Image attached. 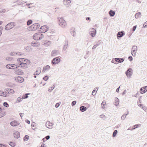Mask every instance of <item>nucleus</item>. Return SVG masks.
I'll list each match as a JSON object with an SVG mask.
<instances>
[{"label": "nucleus", "instance_id": "1", "mask_svg": "<svg viewBox=\"0 0 147 147\" xmlns=\"http://www.w3.org/2000/svg\"><path fill=\"white\" fill-rule=\"evenodd\" d=\"M49 29V27L47 26H42L37 32V40L41 39L43 37L42 33L47 32Z\"/></svg>", "mask_w": 147, "mask_h": 147}, {"label": "nucleus", "instance_id": "2", "mask_svg": "<svg viewBox=\"0 0 147 147\" xmlns=\"http://www.w3.org/2000/svg\"><path fill=\"white\" fill-rule=\"evenodd\" d=\"M59 20L58 24L59 25L62 27L65 26L66 25V21L62 18H58Z\"/></svg>", "mask_w": 147, "mask_h": 147}, {"label": "nucleus", "instance_id": "3", "mask_svg": "<svg viewBox=\"0 0 147 147\" xmlns=\"http://www.w3.org/2000/svg\"><path fill=\"white\" fill-rule=\"evenodd\" d=\"M125 73L128 78H130L133 74L132 69L131 68H129Z\"/></svg>", "mask_w": 147, "mask_h": 147}, {"label": "nucleus", "instance_id": "4", "mask_svg": "<svg viewBox=\"0 0 147 147\" xmlns=\"http://www.w3.org/2000/svg\"><path fill=\"white\" fill-rule=\"evenodd\" d=\"M124 59L123 58H115L112 60L111 62L112 63L116 64L117 63H115V61L118 63H121L123 62L124 61Z\"/></svg>", "mask_w": 147, "mask_h": 147}, {"label": "nucleus", "instance_id": "5", "mask_svg": "<svg viewBox=\"0 0 147 147\" xmlns=\"http://www.w3.org/2000/svg\"><path fill=\"white\" fill-rule=\"evenodd\" d=\"M15 26L14 22H10L7 24L5 26V28L6 30H8L12 28Z\"/></svg>", "mask_w": 147, "mask_h": 147}, {"label": "nucleus", "instance_id": "6", "mask_svg": "<svg viewBox=\"0 0 147 147\" xmlns=\"http://www.w3.org/2000/svg\"><path fill=\"white\" fill-rule=\"evenodd\" d=\"M60 59L58 57L53 58L52 60L51 63L54 65H56L58 64L60 61Z\"/></svg>", "mask_w": 147, "mask_h": 147}, {"label": "nucleus", "instance_id": "7", "mask_svg": "<svg viewBox=\"0 0 147 147\" xmlns=\"http://www.w3.org/2000/svg\"><path fill=\"white\" fill-rule=\"evenodd\" d=\"M137 50V47L135 45L133 46L132 47L131 54L133 56H135Z\"/></svg>", "mask_w": 147, "mask_h": 147}, {"label": "nucleus", "instance_id": "8", "mask_svg": "<svg viewBox=\"0 0 147 147\" xmlns=\"http://www.w3.org/2000/svg\"><path fill=\"white\" fill-rule=\"evenodd\" d=\"M28 29L29 30L35 31L37 29V24L36 23L34 24L29 27Z\"/></svg>", "mask_w": 147, "mask_h": 147}, {"label": "nucleus", "instance_id": "9", "mask_svg": "<svg viewBox=\"0 0 147 147\" xmlns=\"http://www.w3.org/2000/svg\"><path fill=\"white\" fill-rule=\"evenodd\" d=\"M24 55V53H21L20 52L16 53L15 52H11L10 54V55L12 56H15L16 55H17L18 56H23Z\"/></svg>", "mask_w": 147, "mask_h": 147}, {"label": "nucleus", "instance_id": "10", "mask_svg": "<svg viewBox=\"0 0 147 147\" xmlns=\"http://www.w3.org/2000/svg\"><path fill=\"white\" fill-rule=\"evenodd\" d=\"M5 92L7 94H12L14 93L13 90L9 88H7L5 89Z\"/></svg>", "mask_w": 147, "mask_h": 147}, {"label": "nucleus", "instance_id": "11", "mask_svg": "<svg viewBox=\"0 0 147 147\" xmlns=\"http://www.w3.org/2000/svg\"><path fill=\"white\" fill-rule=\"evenodd\" d=\"M19 65L18 66L22 67L24 69H26L28 68V67L27 64L25 63H21L20 64H18Z\"/></svg>", "mask_w": 147, "mask_h": 147}, {"label": "nucleus", "instance_id": "12", "mask_svg": "<svg viewBox=\"0 0 147 147\" xmlns=\"http://www.w3.org/2000/svg\"><path fill=\"white\" fill-rule=\"evenodd\" d=\"M10 124L11 126H16L19 125L20 124V123L17 121H14L11 122Z\"/></svg>", "mask_w": 147, "mask_h": 147}, {"label": "nucleus", "instance_id": "13", "mask_svg": "<svg viewBox=\"0 0 147 147\" xmlns=\"http://www.w3.org/2000/svg\"><path fill=\"white\" fill-rule=\"evenodd\" d=\"M53 124L51 123L49 121H47L45 124L46 127L48 128L51 129L52 128V127L53 125Z\"/></svg>", "mask_w": 147, "mask_h": 147}, {"label": "nucleus", "instance_id": "14", "mask_svg": "<svg viewBox=\"0 0 147 147\" xmlns=\"http://www.w3.org/2000/svg\"><path fill=\"white\" fill-rule=\"evenodd\" d=\"M125 32L123 31L119 32L117 34V38L119 39V38H121L125 35Z\"/></svg>", "mask_w": 147, "mask_h": 147}, {"label": "nucleus", "instance_id": "15", "mask_svg": "<svg viewBox=\"0 0 147 147\" xmlns=\"http://www.w3.org/2000/svg\"><path fill=\"white\" fill-rule=\"evenodd\" d=\"M13 136L15 138L18 139L20 137V133L18 131H16L13 133Z\"/></svg>", "mask_w": 147, "mask_h": 147}, {"label": "nucleus", "instance_id": "16", "mask_svg": "<svg viewBox=\"0 0 147 147\" xmlns=\"http://www.w3.org/2000/svg\"><path fill=\"white\" fill-rule=\"evenodd\" d=\"M16 65L12 64H8L6 65V67L9 69H14V67H15Z\"/></svg>", "mask_w": 147, "mask_h": 147}, {"label": "nucleus", "instance_id": "17", "mask_svg": "<svg viewBox=\"0 0 147 147\" xmlns=\"http://www.w3.org/2000/svg\"><path fill=\"white\" fill-rule=\"evenodd\" d=\"M70 33L73 36H76L75 29V28H72L70 30Z\"/></svg>", "mask_w": 147, "mask_h": 147}, {"label": "nucleus", "instance_id": "18", "mask_svg": "<svg viewBox=\"0 0 147 147\" xmlns=\"http://www.w3.org/2000/svg\"><path fill=\"white\" fill-rule=\"evenodd\" d=\"M26 60L27 59H24V58H19L17 59V61L18 64H20L21 63H23L24 62H25Z\"/></svg>", "mask_w": 147, "mask_h": 147}, {"label": "nucleus", "instance_id": "19", "mask_svg": "<svg viewBox=\"0 0 147 147\" xmlns=\"http://www.w3.org/2000/svg\"><path fill=\"white\" fill-rule=\"evenodd\" d=\"M71 1L70 0H64L63 1V3L65 5L68 7Z\"/></svg>", "mask_w": 147, "mask_h": 147}, {"label": "nucleus", "instance_id": "20", "mask_svg": "<svg viewBox=\"0 0 147 147\" xmlns=\"http://www.w3.org/2000/svg\"><path fill=\"white\" fill-rule=\"evenodd\" d=\"M0 96L6 97L7 96V93L5 92H5L0 90Z\"/></svg>", "mask_w": 147, "mask_h": 147}, {"label": "nucleus", "instance_id": "21", "mask_svg": "<svg viewBox=\"0 0 147 147\" xmlns=\"http://www.w3.org/2000/svg\"><path fill=\"white\" fill-rule=\"evenodd\" d=\"M58 51L56 50H54L52 51L51 53L52 56H55L58 54Z\"/></svg>", "mask_w": 147, "mask_h": 147}, {"label": "nucleus", "instance_id": "22", "mask_svg": "<svg viewBox=\"0 0 147 147\" xmlns=\"http://www.w3.org/2000/svg\"><path fill=\"white\" fill-rule=\"evenodd\" d=\"M14 72L16 74L19 75H22L23 74L22 71L20 69L16 70L14 71Z\"/></svg>", "mask_w": 147, "mask_h": 147}, {"label": "nucleus", "instance_id": "23", "mask_svg": "<svg viewBox=\"0 0 147 147\" xmlns=\"http://www.w3.org/2000/svg\"><path fill=\"white\" fill-rule=\"evenodd\" d=\"M114 105L116 106H118L119 104V99L117 97H115V102H114Z\"/></svg>", "mask_w": 147, "mask_h": 147}, {"label": "nucleus", "instance_id": "24", "mask_svg": "<svg viewBox=\"0 0 147 147\" xmlns=\"http://www.w3.org/2000/svg\"><path fill=\"white\" fill-rule=\"evenodd\" d=\"M50 68V67L49 65H47L43 67L42 72H45L46 71H48Z\"/></svg>", "mask_w": 147, "mask_h": 147}, {"label": "nucleus", "instance_id": "25", "mask_svg": "<svg viewBox=\"0 0 147 147\" xmlns=\"http://www.w3.org/2000/svg\"><path fill=\"white\" fill-rule=\"evenodd\" d=\"M51 42L49 41L45 40L44 42H42V45H45L46 46H49L51 44Z\"/></svg>", "mask_w": 147, "mask_h": 147}, {"label": "nucleus", "instance_id": "26", "mask_svg": "<svg viewBox=\"0 0 147 147\" xmlns=\"http://www.w3.org/2000/svg\"><path fill=\"white\" fill-rule=\"evenodd\" d=\"M17 81L20 83H22L24 81V79L22 77L18 76L17 78Z\"/></svg>", "mask_w": 147, "mask_h": 147}, {"label": "nucleus", "instance_id": "27", "mask_svg": "<svg viewBox=\"0 0 147 147\" xmlns=\"http://www.w3.org/2000/svg\"><path fill=\"white\" fill-rule=\"evenodd\" d=\"M115 11L111 9L109 12V14L111 17H113L115 14Z\"/></svg>", "mask_w": 147, "mask_h": 147}, {"label": "nucleus", "instance_id": "28", "mask_svg": "<svg viewBox=\"0 0 147 147\" xmlns=\"http://www.w3.org/2000/svg\"><path fill=\"white\" fill-rule=\"evenodd\" d=\"M80 110L82 112L85 111L87 109V108L84 106H82L80 107Z\"/></svg>", "mask_w": 147, "mask_h": 147}, {"label": "nucleus", "instance_id": "29", "mask_svg": "<svg viewBox=\"0 0 147 147\" xmlns=\"http://www.w3.org/2000/svg\"><path fill=\"white\" fill-rule=\"evenodd\" d=\"M68 45V40H65V45H63V50L65 51Z\"/></svg>", "mask_w": 147, "mask_h": 147}, {"label": "nucleus", "instance_id": "30", "mask_svg": "<svg viewBox=\"0 0 147 147\" xmlns=\"http://www.w3.org/2000/svg\"><path fill=\"white\" fill-rule=\"evenodd\" d=\"M92 29L95 31H93L91 32V33H90V34L93 37L95 36V35L96 34V31L94 28H92Z\"/></svg>", "mask_w": 147, "mask_h": 147}, {"label": "nucleus", "instance_id": "31", "mask_svg": "<svg viewBox=\"0 0 147 147\" xmlns=\"http://www.w3.org/2000/svg\"><path fill=\"white\" fill-rule=\"evenodd\" d=\"M31 126L32 127V129L34 130H36V123L34 122H33L32 123Z\"/></svg>", "mask_w": 147, "mask_h": 147}, {"label": "nucleus", "instance_id": "32", "mask_svg": "<svg viewBox=\"0 0 147 147\" xmlns=\"http://www.w3.org/2000/svg\"><path fill=\"white\" fill-rule=\"evenodd\" d=\"M98 89V87H96L94 88V89L93 90L92 92V94L93 96H94L96 94V93H95L96 90H97V91Z\"/></svg>", "mask_w": 147, "mask_h": 147}, {"label": "nucleus", "instance_id": "33", "mask_svg": "<svg viewBox=\"0 0 147 147\" xmlns=\"http://www.w3.org/2000/svg\"><path fill=\"white\" fill-rule=\"evenodd\" d=\"M25 49H26V51H32V49L31 48V47L28 46H26L25 48Z\"/></svg>", "mask_w": 147, "mask_h": 147}, {"label": "nucleus", "instance_id": "34", "mask_svg": "<svg viewBox=\"0 0 147 147\" xmlns=\"http://www.w3.org/2000/svg\"><path fill=\"white\" fill-rule=\"evenodd\" d=\"M140 92L142 94L145 93L146 92V91L144 89V88H143V87L140 88Z\"/></svg>", "mask_w": 147, "mask_h": 147}, {"label": "nucleus", "instance_id": "35", "mask_svg": "<svg viewBox=\"0 0 147 147\" xmlns=\"http://www.w3.org/2000/svg\"><path fill=\"white\" fill-rule=\"evenodd\" d=\"M50 138V136L49 135L46 136L45 138L42 139V140L44 142H45V141L48 140Z\"/></svg>", "mask_w": 147, "mask_h": 147}, {"label": "nucleus", "instance_id": "36", "mask_svg": "<svg viewBox=\"0 0 147 147\" xmlns=\"http://www.w3.org/2000/svg\"><path fill=\"white\" fill-rule=\"evenodd\" d=\"M117 133L118 131L117 130H115L113 133V137H115L117 134Z\"/></svg>", "mask_w": 147, "mask_h": 147}, {"label": "nucleus", "instance_id": "37", "mask_svg": "<svg viewBox=\"0 0 147 147\" xmlns=\"http://www.w3.org/2000/svg\"><path fill=\"white\" fill-rule=\"evenodd\" d=\"M141 14V13L140 12H138L136 13L135 16V18L136 19L138 18L140 16V15Z\"/></svg>", "mask_w": 147, "mask_h": 147}, {"label": "nucleus", "instance_id": "38", "mask_svg": "<svg viewBox=\"0 0 147 147\" xmlns=\"http://www.w3.org/2000/svg\"><path fill=\"white\" fill-rule=\"evenodd\" d=\"M129 114L128 111L127 113L126 114H125L123 115L121 117V119L122 120H124L126 116Z\"/></svg>", "mask_w": 147, "mask_h": 147}, {"label": "nucleus", "instance_id": "39", "mask_svg": "<svg viewBox=\"0 0 147 147\" xmlns=\"http://www.w3.org/2000/svg\"><path fill=\"white\" fill-rule=\"evenodd\" d=\"M5 113L4 111L0 112V118L5 115Z\"/></svg>", "mask_w": 147, "mask_h": 147}, {"label": "nucleus", "instance_id": "40", "mask_svg": "<svg viewBox=\"0 0 147 147\" xmlns=\"http://www.w3.org/2000/svg\"><path fill=\"white\" fill-rule=\"evenodd\" d=\"M35 41H32L31 43V45L34 47H36L37 46V43Z\"/></svg>", "mask_w": 147, "mask_h": 147}, {"label": "nucleus", "instance_id": "41", "mask_svg": "<svg viewBox=\"0 0 147 147\" xmlns=\"http://www.w3.org/2000/svg\"><path fill=\"white\" fill-rule=\"evenodd\" d=\"M9 145L12 147H14L16 145L15 143L11 142L9 143Z\"/></svg>", "mask_w": 147, "mask_h": 147}, {"label": "nucleus", "instance_id": "42", "mask_svg": "<svg viewBox=\"0 0 147 147\" xmlns=\"http://www.w3.org/2000/svg\"><path fill=\"white\" fill-rule=\"evenodd\" d=\"M32 22V21L31 20H29L27 22V24L28 26H29L31 24Z\"/></svg>", "mask_w": 147, "mask_h": 147}, {"label": "nucleus", "instance_id": "43", "mask_svg": "<svg viewBox=\"0 0 147 147\" xmlns=\"http://www.w3.org/2000/svg\"><path fill=\"white\" fill-rule=\"evenodd\" d=\"M29 136L26 135L24 138V140L25 141H27L28 140Z\"/></svg>", "mask_w": 147, "mask_h": 147}, {"label": "nucleus", "instance_id": "44", "mask_svg": "<svg viewBox=\"0 0 147 147\" xmlns=\"http://www.w3.org/2000/svg\"><path fill=\"white\" fill-rule=\"evenodd\" d=\"M41 69L40 67H37V75H38L41 72Z\"/></svg>", "mask_w": 147, "mask_h": 147}, {"label": "nucleus", "instance_id": "45", "mask_svg": "<svg viewBox=\"0 0 147 147\" xmlns=\"http://www.w3.org/2000/svg\"><path fill=\"white\" fill-rule=\"evenodd\" d=\"M13 58L10 57H7L6 58V60L7 61H10L12 60Z\"/></svg>", "mask_w": 147, "mask_h": 147}, {"label": "nucleus", "instance_id": "46", "mask_svg": "<svg viewBox=\"0 0 147 147\" xmlns=\"http://www.w3.org/2000/svg\"><path fill=\"white\" fill-rule=\"evenodd\" d=\"M140 124H136L134 126L133 128V129H135L136 128H137V127H138L139 126H140Z\"/></svg>", "mask_w": 147, "mask_h": 147}, {"label": "nucleus", "instance_id": "47", "mask_svg": "<svg viewBox=\"0 0 147 147\" xmlns=\"http://www.w3.org/2000/svg\"><path fill=\"white\" fill-rule=\"evenodd\" d=\"M55 86V84H53V88H51V89L50 88H48V91L50 92H51L54 89Z\"/></svg>", "mask_w": 147, "mask_h": 147}, {"label": "nucleus", "instance_id": "48", "mask_svg": "<svg viewBox=\"0 0 147 147\" xmlns=\"http://www.w3.org/2000/svg\"><path fill=\"white\" fill-rule=\"evenodd\" d=\"M23 99V98H22H22L21 97H19L17 99V101L18 102H19L21 101Z\"/></svg>", "mask_w": 147, "mask_h": 147}, {"label": "nucleus", "instance_id": "49", "mask_svg": "<svg viewBox=\"0 0 147 147\" xmlns=\"http://www.w3.org/2000/svg\"><path fill=\"white\" fill-rule=\"evenodd\" d=\"M43 79L44 80L47 81L49 79V77L48 76H46L43 78Z\"/></svg>", "mask_w": 147, "mask_h": 147}, {"label": "nucleus", "instance_id": "50", "mask_svg": "<svg viewBox=\"0 0 147 147\" xmlns=\"http://www.w3.org/2000/svg\"><path fill=\"white\" fill-rule=\"evenodd\" d=\"M29 94H26L22 96V98L25 99L28 98V95Z\"/></svg>", "mask_w": 147, "mask_h": 147}, {"label": "nucleus", "instance_id": "51", "mask_svg": "<svg viewBox=\"0 0 147 147\" xmlns=\"http://www.w3.org/2000/svg\"><path fill=\"white\" fill-rule=\"evenodd\" d=\"M3 105L5 107H9V105L7 102H4L3 103Z\"/></svg>", "mask_w": 147, "mask_h": 147}, {"label": "nucleus", "instance_id": "52", "mask_svg": "<svg viewBox=\"0 0 147 147\" xmlns=\"http://www.w3.org/2000/svg\"><path fill=\"white\" fill-rule=\"evenodd\" d=\"M100 43V42L99 43H98V42H97L96 44L94 45L93 47H92V49H95V48H96V47L98 46V45Z\"/></svg>", "mask_w": 147, "mask_h": 147}, {"label": "nucleus", "instance_id": "53", "mask_svg": "<svg viewBox=\"0 0 147 147\" xmlns=\"http://www.w3.org/2000/svg\"><path fill=\"white\" fill-rule=\"evenodd\" d=\"M76 100H74L72 101L71 102V106L73 107L76 104Z\"/></svg>", "mask_w": 147, "mask_h": 147}, {"label": "nucleus", "instance_id": "54", "mask_svg": "<svg viewBox=\"0 0 147 147\" xmlns=\"http://www.w3.org/2000/svg\"><path fill=\"white\" fill-rule=\"evenodd\" d=\"M137 28V25H135L133 27L132 30V32L131 33V34H132L134 32L135 30H136V28Z\"/></svg>", "mask_w": 147, "mask_h": 147}, {"label": "nucleus", "instance_id": "55", "mask_svg": "<svg viewBox=\"0 0 147 147\" xmlns=\"http://www.w3.org/2000/svg\"><path fill=\"white\" fill-rule=\"evenodd\" d=\"M36 36H37V33H36L33 36V38L35 40H37Z\"/></svg>", "mask_w": 147, "mask_h": 147}, {"label": "nucleus", "instance_id": "56", "mask_svg": "<svg viewBox=\"0 0 147 147\" xmlns=\"http://www.w3.org/2000/svg\"><path fill=\"white\" fill-rule=\"evenodd\" d=\"M143 27L144 28L147 27V21L144 23Z\"/></svg>", "mask_w": 147, "mask_h": 147}, {"label": "nucleus", "instance_id": "57", "mask_svg": "<svg viewBox=\"0 0 147 147\" xmlns=\"http://www.w3.org/2000/svg\"><path fill=\"white\" fill-rule=\"evenodd\" d=\"M142 109L144 110L145 111H146L147 109L144 106H143L142 107Z\"/></svg>", "mask_w": 147, "mask_h": 147}, {"label": "nucleus", "instance_id": "58", "mask_svg": "<svg viewBox=\"0 0 147 147\" xmlns=\"http://www.w3.org/2000/svg\"><path fill=\"white\" fill-rule=\"evenodd\" d=\"M128 59H129V60L130 61H131L133 60L132 57L131 56H129L128 57Z\"/></svg>", "mask_w": 147, "mask_h": 147}, {"label": "nucleus", "instance_id": "59", "mask_svg": "<svg viewBox=\"0 0 147 147\" xmlns=\"http://www.w3.org/2000/svg\"><path fill=\"white\" fill-rule=\"evenodd\" d=\"M60 103H57L55 104V107L56 108H57L60 106Z\"/></svg>", "mask_w": 147, "mask_h": 147}, {"label": "nucleus", "instance_id": "60", "mask_svg": "<svg viewBox=\"0 0 147 147\" xmlns=\"http://www.w3.org/2000/svg\"><path fill=\"white\" fill-rule=\"evenodd\" d=\"M127 92V91L126 90H125L122 93V96H123Z\"/></svg>", "mask_w": 147, "mask_h": 147}, {"label": "nucleus", "instance_id": "61", "mask_svg": "<svg viewBox=\"0 0 147 147\" xmlns=\"http://www.w3.org/2000/svg\"><path fill=\"white\" fill-rule=\"evenodd\" d=\"M143 88H144V89L146 91V92H147V86H145L144 87H143Z\"/></svg>", "mask_w": 147, "mask_h": 147}, {"label": "nucleus", "instance_id": "62", "mask_svg": "<svg viewBox=\"0 0 147 147\" xmlns=\"http://www.w3.org/2000/svg\"><path fill=\"white\" fill-rule=\"evenodd\" d=\"M120 86L117 89H116V91L118 93L119 92V88H120Z\"/></svg>", "mask_w": 147, "mask_h": 147}, {"label": "nucleus", "instance_id": "63", "mask_svg": "<svg viewBox=\"0 0 147 147\" xmlns=\"http://www.w3.org/2000/svg\"><path fill=\"white\" fill-rule=\"evenodd\" d=\"M46 146L45 144L42 143L40 147H46Z\"/></svg>", "mask_w": 147, "mask_h": 147}, {"label": "nucleus", "instance_id": "64", "mask_svg": "<svg viewBox=\"0 0 147 147\" xmlns=\"http://www.w3.org/2000/svg\"><path fill=\"white\" fill-rule=\"evenodd\" d=\"M26 123H27L28 124H29L30 123V121L28 120H26Z\"/></svg>", "mask_w": 147, "mask_h": 147}]
</instances>
